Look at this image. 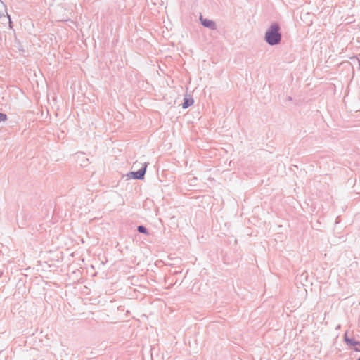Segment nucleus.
I'll use <instances>...</instances> for the list:
<instances>
[{
    "mask_svg": "<svg viewBox=\"0 0 360 360\" xmlns=\"http://www.w3.org/2000/svg\"><path fill=\"white\" fill-rule=\"evenodd\" d=\"M358 360H360V357L359 358V359H358Z\"/></svg>",
    "mask_w": 360,
    "mask_h": 360,
    "instance_id": "obj_8",
    "label": "nucleus"
},
{
    "mask_svg": "<svg viewBox=\"0 0 360 360\" xmlns=\"http://www.w3.org/2000/svg\"><path fill=\"white\" fill-rule=\"evenodd\" d=\"M200 21H201L202 24L205 27H210V28H212V29L215 27V23L212 20L207 19V18H203L202 16L200 17Z\"/></svg>",
    "mask_w": 360,
    "mask_h": 360,
    "instance_id": "obj_4",
    "label": "nucleus"
},
{
    "mask_svg": "<svg viewBox=\"0 0 360 360\" xmlns=\"http://www.w3.org/2000/svg\"><path fill=\"white\" fill-rule=\"evenodd\" d=\"M146 164H143L142 166V168L139 169L137 172H131V176L134 179H142L145 174L146 169Z\"/></svg>",
    "mask_w": 360,
    "mask_h": 360,
    "instance_id": "obj_2",
    "label": "nucleus"
},
{
    "mask_svg": "<svg viewBox=\"0 0 360 360\" xmlns=\"http://www.w3.org/2000/svg\"><path fill=\"white\" fill-rule=\"evenodd\" d=\"M279 27L278 25H272L266 33V40L271 45L278 44L281 40V34L278 32Z\"/></svg>",
    "mask_w": 360,
    "mask_h": 360,
    "instance_id": "obj_1",
    "label": "nucleus"
},
{
    "mask_svg": "<svg viewBox=\"0 0 360 360\" xmlns=\"http://www.w3.org/2000/svg\"><path fill=\"white\" fill-rule=\"evenodd\" d=\"M345 342H346L347 344H349V345H350L353 346V347H354V349L356 351H359V352H360V343H359V342H354V340L349 339V338H347V333H345Z\"/></svg>",
    "mask_w": 360,
    "mask_h": 360,
    "instance_id": "obj_3",
    "label": "nucleus"
},
{
    "mask_svg": "<svg viewBox=\"0 0 360 360\" xmlns=\"http://www.w3.org/2000/svg\"><path fill=\"white\" fill-rule=\"evenodd\" d=\"M193 103V100L186 99L184 103H183V108H186L188 106L191 105Z\"/></svg>",
    "mask_w": 360,
    "mask_h": 360,
    "instance_id": "obj_5",
    "label": "nucleus"
},
{
    "mask_svg": "<svg viewBox=\"0 0 360 360\" xmlns=\"http://www.w3.org/2000/svg\"><path fill=\"white\" fill-rule=\"evenodd\" d=\"M138 231L140 232V233H146V229L145 227L142 226H139L138 227Z\"/></svg>",
    "mask_w": 360,
    "mask_h": 360,
    "instance_id": "obj_7",
    "label": "nucleus"
},
{
    "mask_svg": "<svg viewBox=\"0 0 360 360\" xmlns=\"http://www.w3.org/2000/svg\"><path fill=\"white\" fill-rule=\"evenodd\" d=\"M7 116L5 114L0 112V122L6 120Z\"/></svg>",
    "mask_w": 360,
    "mask_h": 360,
    "instance_id": "obj_6",
    "label": "nucleus"
}]
</instances>
